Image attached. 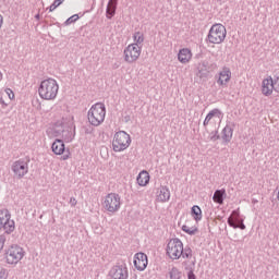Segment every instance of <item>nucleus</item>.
Here are the masks:
<instances>
[{"label": "nucleus", "instance_id": "1", "mask_svg": "<svg viewBox=\"0 0 279 279\" xmlns=\"http://www.w3.org/2000/svg\"><path fill=\"white\" fill-rule=\"evenodd\" d=\"M166 255L170 260H180V258H193V250L191 247L184 248L182 240L174 238L169 240L166 246Z\"/></svg>", "mask_w": 279, "mask_h": 279}, {"label": "nucleus", "instance_id": "2", "mask_svg": "<svg viewBox=\"0 0 279 279\" xmlns=\"http://www.w3.org/2000/svg\"><path fill=\"white\" fill-rule=\"evenodd\" d=\"M60 85L54 78H46L40 82L38 95L44 101H54L58 98Z\"/></svg>", "mask_w": 279, "mask_h": 279}, {"label": "nucleus", "instance_id": "3", "mask_svg": "<svg viewBox=\"0 0 279 279\" xmlns=\"http://www.w3.org/2000/svg\"><path fill=\"white\" fill-rule=\"evenodd\" d=\"M73 128H75V116H73V112L71 111H65L59 119L54 121L51 129L49 130V134L59 136V134H62V132L66 130H73Z\"/></svg>", "mask_w": 279, "mask_h": 279}, {"label": "nucleus", "instance_id": "4", "mask_svg": "<svg viewBox=\"0 0 279 279\" xmlns=\"http://www.w3.org/2000/svg\"><path fill=\"white\" fill-rule=\"evenodd\" d=\"M87 120L94 128H99L106 121V105L97 102L87 112Z\"/></svg>", "mask_w": 279, "mask_h": 279}, {"label": "nucleus", "instance_id": "5", "mask_svg": "<svg viewBox=\"0 0 279 279\" xmlns=\"http://www.w3.org/2000/svg\"><path fill=\"white\" fill-rule=\"evenodd\" d=\"M25 258V250L19 244L10 245L4 252V262L7 265H19Z\"/></svg>", "mask_w": 279, "mask_h": 279}, {"label": "nucleus", "instance_id": "6", "mask_svg": "<svg viewBox=\"0 0 279 279\" xmlns=\"http://www.w3.org/2000/svg\"><path fill=\"white\" fill-rule=\"evenodd\" d=\"M226 36H228L226 26L223 24H214L209 29L207 40L210 45H221L226 40Z\"/></svg>", "mask_w": 279, "mask_h": 279}, {"label": "nucleus", "instance_id": "7", "mask_svg": "<svg viewBox=\"0 0 279 279\" xmlns=\"http://www.w3.org/2000/svg\"><path fill=\"white\" fill-rule=\"evenodd\" d=\"M260 92L264 97H271L275 93H279V74L271 77L266 76L262 81Z\"/></svg>", "mask_w": 279, "mask_h": 279}, {"label": "nucleus", "instance_id": "8", "mask_svg": "<svg viewBox=\"0 0 279 279\" xmlns=\"http://www.w3.org/2000/svg\"><path fill=\"white\" fill-rule=\"evenodd\" d=\"M132 143V138L130 134L125 133L124 131H119L114 134L112 140V149L113 151H125L128 147H130Z\"/></svg>", "mask_w": 279, "mask_h": 279}, {"label": "nucleus", "instance_id": "9", "mask_svg": "<svg viewBox=\"0 0 279 279\" xmlns=\"http://www.w3.org/2000/svg\"><path fill=\"white\" fill-rule=\"evenodd\" d=\"M101 206L107 213H118L121 208V196L117 193H109L104 197Z\"/></svg>", "mask_w": 279, "mask_h": 279}, {"label": "nucleus", "instance_id": "10", "mask_svg": "<svg viewBox=\"0 0 279 279\" xmlns=\"http://www.w3.org/2000/svg\"><path fill=\"white\" fill-rule=\"evenodd\" d=\"M0 230H3L7 234H12L16 230L12 214L8 209H0Z\"/></svg>", "mask_w": 279, "mask_h": 279}, {"label": "nucleus", "instance_id": "11", "mask_svg": "<svg viewBox=\"0 0 279 279\" xmlns=\"http://www.w3.org/2000/svg\"><path fill=\"white\" fill-rule=\"evenodd\" d=\"M142 49L136 44H130L123 50V58L126 64H134L141 58Z\"/></svg>", "mask_w": 279, "mask_h": 279}, {"label": "nucleus", "instance_id": "12", "mask_svg": "<svg viewBox=\"0 0 279 279\" xmlns=\"http://www.w3.org/2000/svg\"><path fill=\"white\" fill-rule=\"evenodd\" d=\"M216 84L220 88H228V84L232 82V70L229 66H223L221 70L218 71L216 74Z\"/></svg>", "mask_w": 279, "mask_h": 279}, {"label": "nucleus", "instance_id": "13", "mask_svg": "<svg viewBox=\"0 0 279 279\" xmlns=\"http://www.w3.org/2000/svg\"><path fill=\"white\" fill-rule=\"evenodd\" d=\"M223 121V112L219 109H213L206 116L203 125L206 128L208 125L215 126L217 123H221Z\"/></svg>", "mask_w": 279, "mask_h": 279}, {"label": "nucleus", "instance_id": "14", "mask_svg": "<svg viewBox=\"0 0 279 279\" xmlns=\"http://www.w3.org/2000/svg\"><path fill=\"white\" fill-rule=\"evenodd\" d=\"M12 171L15 178H24L29 171V166L27 165V161L20 159L12 165Z\"/></svg>", "mask_w": 279, "mask_h": 279}, {"label": "nucleus", "instance_id": "15", "mask_svg": "<svg viewBox=\"0 0 279 279\" xmlns=\"http://www.w3.org/2000/svg\"><path fill=\"white\" fill-rule=\"evenodd\" d=\"M133 263L137 271H145V269H147L149 260L147 259V255L145 253H136L134 255Z\"/></svg>", "mask_w": 279, "mask_h": 279}, {"label": "nucleus", "instance_id": "16", "mask_svg": "<svg viewBox=\"0 0 279 279\" xmlns=\"http://www.w3.org/2000/svg\"><path fill=\"white\" fill-rule=\"evenodd\" d=\"M109 276L111 279H128V267L125 265L114 266Z\"/></svg>", "mask_w": 279, "mask_h": 279}, {"label": "nucleus", "instance_id": "17", "mask_svg": "<svg viewBox=\"0 0 279 279\" xmlns=\"http://www.w3.org/2000/svg\"><path fill=\"white\" fill-rule=\"evenodd\" d=\"M169 199H171V192L169 191V187L160 186L156 192V202L159 204H166Z\"/></svg>", "mask_w": 279, "mask_h": 279}, {"label": "nucleus", "instance_id": "18", "mask_svg": "<svg viewBox=\"0 0 279 279\" xmlns=\"http://www.w3.org/2000/svg\"><path fill=\"white\" fill-rule=\"evenodd\" d=\"M178 60L181 64H189L193 60V51L189 48H182L178 52Z\"/></svg>", "mask_w": 279, "mask_h": 279}, {"label": "nucleus", "instance_id": "19", "mask_svg": "<svg viewBox=\"0 0 279 279\" xmlns=\"http://www.w3.org/2000/svg\"><path fill=\"white\" fill-rule=\"evenodd\" d=\"M181 230H183L185 234H190V236H193L199 232V229L197 228V221L193 220H186L185 223L181 227Z\"/></svg>", "mask_w": 279, "mask_h": 279}, {"label": "nucleus", "instance_id": "20", "mask_svg": "<svg viewBox=\"0 0 279 279\" xmlns=\"http://www.w3.org/2000/svg\"><path fill=\"white\" fill-rule=\"evenodd\" d=\"M65 149L66 146L64 145V142L62 140H54L51 145V151L54 154V156H62Z\"/></svg>", "mask_w": 279, "mask_h": 279}, {"label": "nucleus", "instance_id": "21", "mask_svg": "<svg viewBox=\"0 0 279 279\" xmlns=\"http://www.w3.org/2000/svg\"><path fill=\"white\" fill-rule=\"evenodd\" d=\"M243 219L241 218V213H239V210H233L228 218V225L230 226V228H234V230H236V228H239V223Z\"/></svg>", "mask_w": 279, "mask_h": 279}, {"label": "nucleus", "instance_id": "22", "mask_svg": "<svg viewBox=\"0 0 279 279\" xmlns=\"http://www.w3.org/2000/svg\"><path fill=\"white\" fill-rule=\"evenodd\" d=\"M149 172L143 170L138 173L137 178H136V182L138 184V186H147V184H149Z\"/></svg>", "mask_w": 279, "mask_h": 279}, {"label": "nucleus", "instance_id": "23", "mask_svg": "<svg viewBox=\"0 0 279 279\" xmlns=\"http://www.w3.org/2000/svg\"><path fill=\"white\" fill-rule=\"evenodd\" d=\"M117 12V0H110L107 5V19H112Z\"/></svg>", "mask_w": 279, "mask_h": 279}, {"label": "nucleus", "instance_id": "24", "mask_svg": "<svg viewBox=\"0 0 279 279\" xmlns=\"http://www.w3.org/2000/svg\"><path fill=\"white\" fill-rule=\"evenodd\" d=\"M191 215H192L194 221H196V223H199V221H202L203 215H202V208H199V206L194 205L192 207Z\"/></svg>", "mask_w": 279, "mask_h": 279}, {"label": "nucleus", "instance_id": "25", "mask_svg": "<svg viewBox=\"0 0 279 279\" xmlns=\"http://www.w3.org/2000/svg\"><path fill=\"white\" fill-rule=\"evenodd\" d=\"M226 195V190H217L214 193L213 201L215 204H223V196Z\"/></svg>", "mask_w": 279, "mask_h": 279}, {"label": "nucleus", "instance_id": "26", "mask_svg": "<svg viewBox=\"0 0 279 279\" xmlns=\"http://www.w3.org/2000/svg\"><path fill=\"white\" fill-rule=\"evenodd\" d=\"M133 40H134V45H143V43H145V35L143 34V32L138 31L135 32L133 34Z\"/></svg>", "mask_w": 279, "mask_h": 279}, {"label": "nucleus", "instance_id": "27", "mask_svg": "<svg viewBox=\"0 0 279 279\" xmlns=\"http://www.w3.org/2000/svg\"><path fill=\"white\" fill-rule=\"evenodd\" d=\"M232 134H233L232 128L226 126L222 130V138H223V141H226V143H230V141H232Z\"/></svg>", "mask_w": 279, "mask_h": 279}, {"label": "nucleus", "instance_id": "28", "mask_svg": "<svg viewBox=\"0 0 279 279\" xmlns=\"http://www.w3.org/2000/svg\"><path fill=\"white\" fill-rule=\"evenodd\" d=\"M171 279H180L182 278V272L178 268H172L170 271Z\"/></svg>", "mask_w": 279, "mask_h": 279}, {"label": "nucleus", "instance_id": "29", "mask_svg": "<svg viewBox=\"0 0 279 279\" xmlns=\"http://www.w3.org/2000/svg\"><path fill=\"white\" fill-rule=\"evenodd\" d=\"M64 0H54L53 3L48 8L49 12L56 11L57 8H60Z\"/></svg>", "mask_w": 279, "mask_h": 279}, {"label": "nucleus", "instance_id": "30", "mask_svg": "<svg viewBox=\"0 0 279 279\" xmlns=\"http://www.w3.org/2000/svg\"><path fill=\"white\" fill-rule=\"evenodd\" d=\"M4 97H8L10 101L14 99V92L11 88H5L4 89Z\"/></svg>", "mask_w": 279, "mask_h": 279}, {"label": "nucleus", "instance_id": "31", "mask_svg": "<svg viewBox=\"0 0 279 279\" xmlns=\"http://www.w3.org/2000/svg\"><path fill=\"white\" fill-rule=\"evenodd\" d=\"M78 20H80V15L74 14L65 21V25H71V23H75V21H78Z\"/></svg>", "mask_w": 279, "mask_h": 279}, {"label": "nucleus", "instance_id": "32", "mask_svg": "<svg viewBox=\"0 0 279 279\" xmlns=\"http://www.w3.org/2000/svg\"><path fill=\"white\" fill-rule=\"evenodd\" d=\"M9 272L5 268H0V279H8Z\"/></svg>", "mask_w": 279, "mask_h": 279}, {"label": "nucleus", "instance_id": "33", "mask_svg": "<svg viewBox=\"0 0 279 279\" xmlns=\"http://www.w3.org/2000/svg\"><path fill=\"white\" fill-rule=\"evenodd\" d=\"M4 246H5V238H3V235H0V252L3 251Z\"/></svg>", "mask_w": 279, "mask_h": 279}, {"label": "nucleus", "instance_id": "34", "mask_svg": "<svg viewBox=\"0 0 279 279\" xmlns=\"http://www.w3.org/2000/svg\"><path fill=\"white\" fill-rule=\"evenodd\" d=\"M187 279H197V277H195V272H193V270H190L187 272Z\"/></svg>", "mask_w": 279, "mask_h": 279}, {"label": "nucleus", "instance_id": "35", "mask_svg": "<svg viewBox=\"0 0 279 279\" xmlns=\"http://www.w3.org/2000/svg\"><path fill=\"white\" fill-rule=\"evenodd\" d=\"M70 205L71 206H77V199L75 197L70 198Z\"/></svg>", "mask_w": 279, "mask_h": 279}, {"label": "nucleus", "instance_id": "36", "mask_svg": "<svg viewBox=\"0 0 279 279\" xmlns=\"http://www.w3.org/2000/svg\"><path fill=\"white\" fill-rule=\"evenodd\" d=\"M238 228H240V230H245V223H243V220L238 222Z\"/></svg>", "mask_w": 279, "mask_h": 279}, {"label": "nucleus", "instance_id": "37", "mask_svg": "<svg viewBox=\"0 0 279 279\" xmlns=\"http://www.w3.org/2000/svg\"><path fill=\"white\" fill-rule=\"evenodd\" d=\"M69 158H71V153L62 156V160H69Z\"/></svg>", "mask_w": 279, "mask_h": 279}, {"label": "nucleus", "instance_id": "38", "mask_svg": "<svg viewBox=\"0 0 279 279\" xmlns=\"http://www.w3.org/2000/svg\"><path fill=\"white\" fill-rule=\"evenodd\" d=\"M3 25V15H0V28L2 27Z\"/></svg>", "mask_w": 279, "mask_h": 279}, {"label": "nucleus", "instance_id": "39", "mask_svg": "<svg viewBox=\"0 0 279 279\" xmlns=\"http://www.w3.org/2000/svg\"><path fill=\"white\" fill-rule=\"evenodd\" d=\"M1 80H3V73H1V71H0V82H1Z\"/></svg>", "mask_w": 279, "mask_h": 279}, {"label": "nucleus", "instance_id": "40", "mask_svg": "<svg viewBox=\"0 0 279 279\" xmlns=\"http://www.w3.org/2000/svg\"><path fill=\"white\" fill-rule=\"evenodd\" d=\"M1 101H2V104H5V101H3V98H1Z\"/></svg>", "mask_w": 279, "mask_h": 279}]
</instances>
